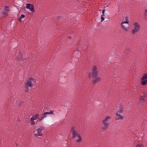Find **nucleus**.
<instances>
[{"label": "nucleus", "mask_w": 147, "mask_h": 147, "mask_svg": "<svg viewBox=\"0 0 147 147\" xmlns=\"http://www.w3.org/2000/svg\"><path fill=\"white\" fill-rule=\"evenodd\" d=\"M73 138L77 143H79L82 141V138L78 132L76 131L74 127L71 128Z\"/></svg>", "instance_id": "1"}, {"label": "nucleus", "mask_w": 147, "mask_h": 147, "mask_svg": "<svg viewBox=\"0 0 147 147\" xmlns=\"http://www.w3.org/2000/svg\"><path fill=\"white\" fill-rule=\"evenodd\" d=\"M125 21H123L121 24V28L125 31H127L129 30V26L128 24L129 22L127 16L125 17Z\"/></svg>", "instance_id": "2"}, {"label": "nucleus", "mask_w": 147, "mask_h": 147, "mask_svg": "<svg viewBox=\"0 0 147 147\" xmlns=\"http://www.w3.org/2000/svg\"><path fill=\"white\" fill-rule=\"evenodd\" d=\"M35 80L32 78H30L28 79L27 82L26 83L25 85L30 88H32L33 86Z\"/></svg>", "instance_id": "3"}, {"label": "nucleus", "mask_w": 147, "mask_h": 147, "mask_svg": "<svg viewBox=\"0 0 147 147\" xmlns=\"http://www.w3.org/2000/svg\"><path fill=\"white\" fill-rule=\"evenodd\" d=\"M134 27L131 31L132 34H134L138 32L139 30L140 26L137 23H135L134 24Z\"/></svg>", "instance_id": "4"}, {"label": "nucleus", "mask_w": 147, "mask_h": 147, "mask_svg": "<svg viewBox=\"0 0 147 147\" xmlns=\"http://www.w3.org/2000/svg\"><path fill=\"white\" fill-rule=\"evenodd\" d=\"M141 84L143 86L145 85L147 83V74H145L142 77Z\"/></svg>", "instance_id": "5"}, {"label": "nucleus", "mask_w": 147, "mask_h": 147, "mask_svg": "<svg viewBox=\"0 0 147 147\" xmlns=\"http://www.w3.org/2000/svg\"><path fill=\"white\" fill-rule=\"evenodd\" d=\"M123 109L121 108H120V111H118L116 113V116L118 120H121L123 118V117L121 114L123 111Z\"/></svg>", "instance_id": "6"}, {"label": "nucleus", "mask_w": 147, "mask_h": 147, "mask_svg": "<svg viewBox=\"0 0 147 147\" xmlns=\"http://www.w3.org/2000/svg\"><path fill=\"white\" fill-rule=\"evenodd\" d=\"M92 74L94 77H97L98 76V73L96 67L94 66L92 69Z\"/></svg>", "instance_id": "7"}, {"label": "nucleus", "mask_w": 147, "mask_h": 147, "mask_svg": "<svg viewBox=\"0 0 147 147\" xmlns=\"http://www.w3.org/2000/svg\"><path fill=\"white\" fill-rule=\"evenodd\" d=\"M36 131L37 133L35 134L34 135L36 137H38V136H42V127H39L37 128L36 129Z\"/></svg>", "instance_id": "8"}, {"label": "nucleus", "mask_w": 147, "mask_h": 147, "mask_svg": "<svg viewBox=\"0 0 147 147\" xmlns=\"http://www.w3.org/2000/svg\"><path fill=\"white\" fill-rule=\"evenodd\" d=\"M26 8L29 9L33 13L35 11L34 9V6L33 5H31L30 3L27 4L26 5Z\"/></svg>", "instance_id": "9"}, {"label": "nucleus", "mask_w": 147, "mask_h": 147, "mask_svg": "<svg viewBox=\"0 0 147 147\" xmlns=\"http://www.w3.org/2000/svg\"><path fill=\"white\" fill-rule=\"evenodd\" d=\"M101 81V78L99 77H97L94 78L92 80L93 84L95 85L97 83Z\"/></svg>", "instance_id": "10"}, {"label": "nucleus", "mask_w": 147, "mask_h": 147, "mask_svg": "<svg viewBox=\"0 0 147 147\" xmlns=\"http://www.w3.org/2000/svg\"><path fill=\"white\" fill-rule=\"evenodd\" d=\"M145 96H142L140 97L139 98L140 103L141 105H143L145 101Z\"/></svg>", "instance_id": "11"}, {"label": "nucleus", "mask_w": 147, "mask_h": 147, "mask_svg": "<svg viewBox=\"0 0 147 147\" xmlns=\"http://www.w3.org/2000/svg\"><path fill=\"white\" fill-rule=\"evenodd\" d=\"M39 115L38 114H36L34 115L31 118L32 120H36L39 118Z\"/></svg>", "instance_id": "12"}, {"label": "nucleus", "mask_w": 147, "mask_h": 147, "mask_svg": "<svg viewBox=\"0 0 147 147\" xmlns=\"http://www.w3.org/2000/svg\"><path fill=\"white\" fill-rule=\"evenodd\" d=\"M48 114L47 112L44 113L43 114L42 116L39 119V120L41 121L43 119L46 118Z\"/></svg>", "instance_id": "13"}, {"label": "nucleus", "mask_w": 147, "mask_h": 147, "mask_svg": "<svg viewBox=\"0 0 147 147\" xmlns=\"http://www.w3.org/2000/svg\"><path fill=\"white\" fill-rule=\"evenodd\" d=\"M103 124L102 125V128L104 130H106L107 128V127L109 126V124L107 123H103Z\"/></svg>", "instance_id": "14"}, {"label": "nucleus", "mask_w": 147, "mask_h": 147, "mask_svg": "<svg viewBox=\"0 0 147 147\" xmlns=\"http://www.w3.org/2000/svg\"><path fill=\"white\" fill-rule=\"evenodd\" d=\"M110 117L109 116H107L106 118L103 120V123H109L108 122L109 121Z\"/></svg>", "instance_id": "15"}, {"label": "nucleus", "mask_w": 147, "mask_h": 147, "mask_svg": "<svg viewBox=\"0 0 147 147\" xmlns=\"http://www.w3.org/2000/svg\"><path fill=\"white\" fill-rule=\"evenodd\" d=\"M144 16L145 18V19L146 20H147V9H146L145 10L144 13Z\"/></svg>", "instance_id": "16"}, {"label": "nucleus", "mask_w": 147, "mask_h": 147, "mask_svg": "<svg viewBox=\"0 0 147 147\" xmlns=\"http://www.w3.org/2000/svg\"><path fill=\"white\" fill-rule=\"evenodd\" d=\"M29 87L28 86H26L25 85V91L26 92H28L29 90Z\"/></svg>", "instance_id": "17"}, {"label": "nucleus", "mask_w": 147, "mask_h": 147, "mask_svg": "<svg viewBox=\"0 0 147 147\" xmlns=\"http://www.w3.org/2000/svg\"><path fill=\"white\" fill-rule=\"evenodd\" d=\"M5 11H9L8 7L7 6H5Z\"/></svg>", "instance_id": "18"}, {"label": "nucleus", "mask_w": 147, "mask_h": 147, "mask_svg": "<svg viewBox=\"0 0 147 147\" xmlns=\"http://www.w3.org/2000/svg\"><path fill=\"white\" fill-rule=\"evenodd\" d=\"M48 114H54L53 111L50 110V112H47Z\"/></svg>", "instance_id": "19"}, {"label": "nucleus", "mask_w": 147, "mask_h": 147, "mask_svg": "<svg viewBox=\"0 0 147 147\" xmlns=\"http://www.w3.org/2000/svg\"><path fill=\"white\" fill-rule=\"evenodd\" d=\"M30 120L31 121V125H33L34 124V123H35V122H34L33 121L34 120H31V118H30Z\"/></svg>", "instance_id": "20"}, {"label": "nucleus", "mask_w": 147, "mask_h": 147, "mask_svg": "<svg viewBox=\"0 0 147 147\" xmlns=\"http://www.w3.org/2000/svg\"><path fill=\"white\" fill-rule=\"evenodd\" d=\"M25 15L23 14H22L21 15V17H21L22 18H25Z\"/></svg>", "instance_id": "21"}, {"label": "nucleus", "mask_w": 147, "mask_h": 147, "mask_svg": "<svg viewBox=\"0 0 147 147\" xmlns=\"http://www.w3.org/2000/svg\"><path fill=\"white\" fill-rule=\"evenodd\" d=\"M105 20V18L103 17H101V21H103Z\"/></svg>", "instance_id": "22"}, {"label": "nucleus", "mask_w": 147, "mask_h": 147, "mask_svg": "<svg viewBox=\"0 0 147 147\" xmlns=\"http://www.w3.org/2000/svg\"><path fill=\"white\" fill-rule=\"evenodd\" d=\"M22 19V18H21V17H19V18H18V19L19 21L20 22H22V20H21Z\"/></svg>", "instance_id": "23"}, {"label": "nucleus", "mask_w": 147, "mask_h": 147, "mask_svg": "<svg viewBox=\"0 0 147 147\" xmlns=\"http://www.w3.org/2000/svg\"><path fill=\"white\" fill-rule=\"evenodd\" d=\"M136 147H143L141 146L139 144H137V145H136Z\"/></svg>", "instance_id": "24"}, {"label": "nucleus", "mask_w": 147, "mask_h": 147, "mask_svg": "<svg viewBox=\"0 0 147 147\" xmlns=\"http://www.w3.org/2000/svg\"><path fill=\"white\" fill-rule=\"evenodd\" d=\"M105 9H103L102 10V13H103V14L105 13Z\"/></svg>", "instance_id": "25"}, {"label": "nucleus", "mask_w": 147, "mask_h": 147, "mask_svg": "<svg viewBox=\"0 0 147 147\" xmlns=\"http://www.w3.org/2000/svg\"><path fill=\"white\" fill-rule=\"evenodd\" d=\"M105 15L104 14H102L101 15V17H103V16H104Z\"/></svg>", "instance_id": "26"}, {"label": "nucleus", "mask_w": 147, "mask_h": 147, "mask_svg": "<svg viewBox=\"0 0 147 147\" xmlns=\"http://www.w3.org/2000/svg\"><path fill=\"white\" fill-rule=\"evenodd\" d=\"M90 75H91V73H89V76L90 77V76H91Z\"/></svg>", "instance_id": "27"}, {"label": "nucleus", "mask_w": 147, "mask_h": 147, "mask_svg": "<svg viewBox=\"0 0 147 147\" xmlns=\"http://www.w3.org/2000/svg\"><path fill=\"white\" fill-rule=\"evenodd\" d=\"M69 39H71V37H70V36H69Z\"/></svg>", "instance_id": "28"}]
</instances>
